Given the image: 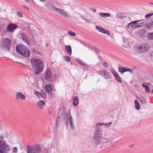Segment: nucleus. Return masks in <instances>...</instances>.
I'll list each match as a JSON object with an SVG mask.
<instances>
[{
    "instance_id": "32",
    "label": "nucleus",
    "mask_w": 153,
    "mask_h": 153,
    "mask_svg": "<svg viewBox=\"0 0 153 153\" xmlns=\"http://www.w3.org/2000/svg\"><path fill=\"white\" fill-rule=\"evenodd\" d=\"M34 93L35 94L36 96L39 97L41 95V93L38 92L36 91H34Z\"/></svg>"
},
{
    "instance_id": "49",
    "label": "nucleus",
    "mask_w": 153,
    "mask_h": 153,
    "mask_svg": "<svg viewBox=\"0 0 153 153\" xmlns=\"http://www.w3.org/2000/svg\"><path fill=\"white\" fill-rule=\"evenodd\" d=\"M23 7L25 8V9H26L27 10H29V9L28 8V7L26 6H23Z\"/></svg>"
},
{
    "instance_id": "11",
    "label": "nucleus",
    "mask_w": 153,
    "mask_h": 153,
    "mask_svg": "<svg viewBox=\"0 0 153 153\" xmlns=\"http://www.w3.org/2000/svg\"><path fill=\"white\" fill-rule=\"evenodd\" d=\"M141 20H136L134 21H132L128 25L127 28L130 29H134L137 28L136 22H140Z\"/></svg>"
},
{
    "instance_id": "54",
    "label": "nucleus",
    "mask_w": 153,
    "mask_h": 153,
    "mask_svg": "<svg viewBox=\"0 0 153 153\" xmlns=\"http://www.w3.org/2000/svg\"><path fill=\"white\" fill-rule=\"evenodd\" d=\"M84 19L87 22H89V21L87 20V19Z\"/></svg>"
},
{
    "instance_id": "39",
    "label": "nucleus",
    "mask_w": 153,
    "mask_h": 153,
    "mask_svg": "<svg viewBox=\"0 0 153 153\" xmlns=\"http://www.w3.org/2000/svg\"><path fill=\"white\" fill-rule=\"evenodd\" d=\"M145 91L146 92H148V93H149L150 92V88L148 86L147 87H146L145 88Z\"/></svg>"
},
{
    "instance_id": "21",
    "label": "nucleus",
    "mask_w": 153,
    "mask_h": 153,
    "mask_svg": "<svg viewBox=\"0 0 153 153\" xmlns=\"http://www.w3.org/2000/svg\"><path fill=\"white\" fill-rule=\"evenodd\" d=\"M22 39L25 42L28 43V38L27 36V35L24 33H22L21 34Z\"/></svg>"
},
{
    "instance_id": "30",
    "label": "nucleus",
    "mask_w": 153,
    "mask_h": 153,
    "mask_svg": "<svg viewBox=\"0 0 153 153\" xmlns=\"http://www.w3.org/2000/svg\"><path fill=\"white\" fill-rule=\"evenodd\" d=\"M111 71L112 73L113 74L114 77L116 75H117V74L113 68H111Z\"/></svg>"
},
{
    "instance_id": "40",
    "label": "nucleus",
    "mask_w": 153,
    "mask_h": 153,
    "mask_svg": "<svg viewBox=\"0 0 153 153\" xmlns=\"http://www.w3.org/2000/svg\"><path fill=\"white\" fill-rule=\"evenodd\" d=\"M143 51H146L148 49V46H146V45H144V46H143Z\"/></svg>"
},
{
    "instance_id": "56",
    "label": "nucleus",
    "mask_w": 153,
    "mask_h": 153,
    "mask_svg": "<svg viewBox=\"0 0 153 153\" xmlns=\"http://www.w3.org/2000/svg\"><path fill=\"white\" fill-rule=\"evenodd\" d=\"M45 45H46V47H48V44L47 43H46Z\"/></svg>"
},
{
    "instance_id": "2",
    "label": "nucleus",
    "mask_w": 153,
    "mask_h": 153,
    "mask_svg": "<svg viewBox=\"0 0 153 153\" xmlns=\"http://www.w3.org/2000/svg\"><path fill=\"white\" fill-rule=\"evenodd\" d=\"M30 62L32 67L34 70L33 72L36 75H38L39 73L42 72L44 65L41 60L34 58L31 59Z\"/></svg>"
},
{
    "instance_id": "7",
    "label": "nucleus",
    "mask_w": 153,
    "mask_h": 153,
    "mask_svg": "<svg viewBox=\"0 0 153 153\" xmlns=\"http://www.w3.org/2000/svg\"><path fill=\"white\" fill-rule=\"evenodd\" d=\"M41 150V147L38 144L35 145L32 147L27 146V153H39Z\"/></svg>"
},
{
    "instance_id": "26",
    "label": "nucleus",
    "mask_w": 153,
    "mask_h": 153,
    "mask_svg": "<svg viewBox=\"0 0 153 153\" xmlns=\"http://www.w3.org/2000/svg\"><path fill=\"white\" fill-rule=\"evenodd\" d=\"M143 49V45L139 46L138 48L137 51L139 53H142L144 51Z\"/></svg>"
},
{
    "instance_id": "19",
    "label": "nucleus",
    "mask_w": 153,
    "mask_h": 153,
    "mask_svg": "<svg viewBox=\"0 0 153 153\" xmlns=\"http://www.w3.org/2000/svg\"><path fill=\"white\" fill-rule=\"evenodd\" d=\"M46 6L47 8L51 10H55L56 8L55 7L53 4L51 3H48L46 4Z\"/></svg>"
},
{
    "instance_id": "55",
    "label": "nucleus",
    "mask_w": 153,
    "mask_h": 153,
    "mask_svg": "<svg viewBox=\"0 0 153 153\" xmlns=\"http://www.w3.org/2000/svg\"><path fill=\"white\" fill-rule=\"evenodd\" d=\"M84 19L87 22H89V21L87 20V19Z\"/></svg>"
},
{
    "instance_id": "29",
    "label": "nucleus",
    "mask_w": 153,
    "mask_h": 153,
    "mask_svg": "<svg viewBox=\"0 0 153 153\" xmlns=\"http://www.w3.org/2000/svg\"><path fill=\"white\" fill-rule=\"evenodd\" d=\"M64 58L65 61L67 62H69L71 60V58L68 56H64Z\"/></svg>"
},
{
    "instance_id": "3",
    "label": "nucleus",
    "mask_w": 153,
    "mask_h": 153,
    "mask_svg": "<svg viewBox=\"0 0 153 153\" xmlns=\"http://www.w3.org/2000/svg\"><path fill=\"white\" fill-rule=\"evenodd\" d=\"M17 52L19 54L25 57H28L30 55V52L25 46L21 44L18 45L16 47Z\"/></svg>"
},
{
    "instance_id": "23",
    "label": "nucleus",
    "mask_w": 153,
    "mask_h": 153,
    "mask_svg": "<svg viewBox=\"0 0 153 153\" xmlns=\"http://www.w3.org/2000/svg\"><path fill=\"white\" fill-rule=\"evenodd\" d=\"M69 116L70 117L68 118V119H67V120L69 121L70 126L71 128H74V126H73V123L71 120L72 116L70 115V113L69 114Z\"/></svg>"
},
{
    "instance_id": "20",
    "label": "nucleus",
    "mask_w": 153,
    "mask_h": 153,
    "mask_svg": "<svg viewBox=\"0 0 153 153\" xmlns=\"http://www.w3.org/2000/svg\"><path fill=\"white\" fill-rule=\"evenodd\" d=\"M45 104V103L44 101H40L37 103V106L39 109H42Z\"/></svg>"
},
{
    "instance_id": "12",
    "label": "nucleus",
    "mask_w": 153,
    "mask_h": 153,
    "mask_svg": "<svg viewBox=\"0 0 153 153\" xmlns=\"http://www.w3.org/2000/svg\"><path fill=\"white\" fill-rule=\"evenodd\" d=\"M18 27L16 24L10 23L7 27V30L9 32H12Z\"/></svg>"
},
{
    "instance_id": "14",
    "label": "nucleus",
    "mask_w": 153,
    "mask_h": 153,
    "mask_svg": "<svg viewBox=\"0 0 153 153\" xmlns=\"http://www.w3.org/2000/svg\"><path fill=\"white\" fill-rule=\"evenodd\" d=\"M96 28L97 30L101 33H103L106 34H107L109 35H110V33L108 30H106L98 26H96Z\"/></svg>"
},
{
    "instance_id": "48",
    "label": "nucleus",
    "mask_w": 153,
    "mask_h": 153,
    "mask_svg": "<svg viewBox=\"0 0 153 153\" xmlns=\"http://www.w3.org/2000/svg\"><path fill=\"white\" fill-rule=\"evenodd\" d=\"M138 100L139 102H143V100H142L141 99H138Z\"/></svg>"
},
{
    "instance_id": "59",
    "label": "nucleus",
    "mask_w": 153,
    "mask_h": 153,
    "mask_svg": "<svg viewBox=\"0 0 153 153\" xmlns=\"http://www.w3.org/2000/svg\"><path fill=\"white\" fill-rule=\"evenodd\" d=\"M33 3H34L35 4V2H33Z\"/></svg>"
},
{
    "instance_id": "47",
    "label": "nucleus",
    "mask_w": 153,
    "mask_h": 153,
    "mask_svg": "<svg viewBox=\"0 0 153 153\" xmlns=\"http://www.w3.org/2000/svg\"><path fill=\"white\" fill-rule=\"evenodd\" d=\"M142 86L143 87L145 88H146V87L148 86L144 84H143Z\"/></svg>"
},
{
    "instance_id": "58",
    "label": "nucleus",
    "mask_w": 153,
    "mask_h": 153,
    "mask_svg": "<svg viewBox=\"0 0 153 153\" xmlns=\"http://www.w3.org/2000/svg\"><path fill=\"white\" fill-rule=\"evenodd\" d=\"M54 76H55V77H56V75L55 74H54Z\"/></svg>"
},
{
    "instance_id": "44",
    "label": "nucleus",
    "mask_w": 153,
    "mask_h": 153,
    "mask_svg": "<svg viewBox=\"0 0 153 153\" xmlns=\"http://www.w3.org/2000/svg\"><path fill=\"white\" fill-rule=\"evenodd\" d=\"M144 23V22H140V25L141 26V27H142L143 26Z\"/></svg>"
},
{
    "instance_id": "52",
    "label": "nucleus",
    "mask_w": 153,
    "mask_h": 153,
    "mask_svg": "<svg viewBox=\"0 0 153 153\" xmlns=\"http://www.w3.org/2000/svg\"><path fill=\"white\" fill-rule=\"evenodd\" d=\"M92 10L94 12H95L96 11V9L95 8H94L92 9Z\"/></svg>"
},
{
    "instance_id": "27",
    "label": "nucleus",
    "mask_w": 153,
    "mask_h": 153,
    "mask_svg": "<svg viewBox=\"0 0 153 153\" xmlns=\"http://www.w3.org/2000/svg\"><path fill=\"white\" fill-rule=\"evenodd\" d=\"M148 34V39L150 40L153 39V33H149Z\"/></svg>"
},
{
    "instance_id": "41",
    "label": "nucleus",
    "mask_w": 153,
    "mask_h": 153,
    "mask_svg": "<svg viewBox=\"0 0 153 153\" xmlns=\"http://www.w3.org/2000/svg\"><path fill=\"white\" fill-rule=\"evenodd\" d=\"M17 148L16 147H14L12 149V151L13 152H17Z\"/></svg>"
},
{
    "instance_id": "6",
    "label": "nucleus",
    "mask_w": 153,
    "mask_h": 153,
    "mask_svg": "<svg viewBox=\"0 0 153 153\" xmlns=\"http://www.w3.org/2000/svg\"><path fill=\"white\" fill-rule=\"evenodd\" d=\"M1 47L6 51H9L11 48V41L9 38H4L1 45Z\"/></svg>"
},
{
    "instance_id": "38",
    "label": "nucleus",
    "mask_w": 153,
    "mask_h": 153,
    "mask_svg": "<svg viewBox=\"0 0 153 153\" xmlns=\"http://www.w3.org/2000/svg\"><path fill=\"white\" fill-rule=\"evenodd\" d=\"M17 16L20 17L22 18L23 17V15L20 12L17 11Z\"/></svg>"
},
{
    "instance_id": "37",
    "label": "nucleus",
    "mask_w": 153,
    "mask_h": 153,
    "mask_svg": "<svg viewBox=\"0 0 153 153\" xmlns=\"http://www.w3.org/2000/svg\"><path fill=\"white\" fill-rule=\"evenodd\" d=\"M68 33L69 34L73 36H74L76 35L75 33L72 32L70 31H69L68 32Z\"/></svg>"
},
{
    "instance_id": "1",
    "label": "nucleus",
    "mask_w": 153,
    "mask_h": 153,
    "mask_svg": "<svg viewBox=\"0 0 153 153\" xmlns=\"http://www.w3.org/2000/svg\"><path fill=\"white\" fill-rule=\"evenodd\" d=\"M112 123L110 122L109 123H99L97 124L96 126L95 134L94 138L91 140V141L92 143L95 145H98L101 143V140L102 138V132L101 128L98 127L99 126H108V127H109V125L111 124Z\"/></svg>"
},
{
    "instance_id": "15",
    "label": "nucleus",
    "mask_w": 153,
    "mask_h": 153,
    "mask_svg": "<svg viewBox=\"0 0 153 153\" xmlns=\"http://www.w3.org/2000/svg\"><path fill=\"white\" fill-rule=\"evenodd\" d=\"M118 71L120 73H123L126 71H130L132 73V70L127 68H123L121 67H119L118 68Z\"/></svg>"
},
{
    "instance_id": "22",
    "label": "nucleus",
    "mask_w": 153,
    "mask_h": 153,
    "mask_svg": "<svg viewBox=\"0 0 153 153\" xmlns=\"http://www.w3.org/2000/svg\"><path fill=\"white\" fill-rule=\"evenodd\" d=\"M73 105L75 106H76L79 102L78 98L77 97H75L73 99Z\"/></svg>"
},
{
    "instance_id": "35",
    "label": "nucleus",
    "mask_w": 153,
    "mask_h": 153,
    "mask_svg": "<svg viewBox=\"0 0 153 153\" xmlns=\"http://www.w3.org/2000/svg\"><path fill=\"white\" fill-rule=\"evenodd\" d=\"M152 15H153V13H148L146 15L145 17L146 19H148Z\"/></svg>"
},
{
    "instance_id": "42",
    "label": "nucleus",
    "mask_w": 153,
    "mask_h": 153,
    "mask_svg": "<svg viewBox=\"0 0 153 153\" xmlns=\"http://www.w3.org/2000/svg\"><path fill=\"white\" fill-rule=\"evenodd\" d=\"M138 22H136V27L137 28L138 27H141V26L140 25V22L137 23Z\"/></svg>"
},
{
    "instance_id": "46",
    "label": "nucleus",
    "mask_w": 153,
    "mask_h": 153,
    "mask_svg": "<svg viewBox=\"0 0 153 153\" xmlns=\"http://www.w3.org/2000/svg\"><path fill=\"white\" fill-rule=\"evenodd\" d=\"M49 95L50 97H51V96H53V94L52 93H49Z\"/></svg>"
},
{
    "instance_id": "17",
    "label": "nucleus",
    "mask_w": 153,
    "mask_h": 153,
    "mask_svg": "<svg viewBox=\"0 0 153 153\" xmlns=\"http://www.w3.org/2000/svg\"><path fill=\"white\" fill-rule=\"evenodd\" d=\"M144 27L146 30H151L153 27V21L146 23Z\"/></svg>"
},
{
    "instance_id": "50",
    "label": "nucleus",
    "mask_w": 153,
    "mask_h": 153,
    "mask_svg": "<svg viewBox=\"0 0 153 153\" xmlns=\"http://www.w3.org/2000/svg\"><path fill=\"white\" fill-rule=\"evenodd\" d=\"M4 139V137L2 135L0 136V139Z\"/></svg>"
},
{
    "instance_id": "28",
    "label": "nucleus",
    "mask_w": 153,
    "mask_h": 153,
    "mask_svg": "<svg viewBox=\"0 0 153 153\" xmlns=\"http://www.w3.org/2000/svg\"><path fill=\"white\" fill-rule=\"evenodd\" d=\"M115 79H116V80L117 81V82L119 83H122V82L120 78V77H119V76L117 74V75H116L115 76H114Z\"/></svg>"
},
{
    "instance_id": "4",
    "label": "nucleus",
    "mask_w": 153,
    "mask_h": 153,
    "mask_svg": "<svg viewBox=\"0 0 153 153\" xmlns=\"http://www.w3.org/2000/svg\"><path fill=\"white\" fill-rule=\"evenodd\" d=\"M68 115L63 110H60L58 112L57 118L56 119V123L57 125L60 123V120L62 119H64L66 121V124L67 126L68 125V122L67 119H68Z\"/></svg>"
},
{
    "instance_id": "43",
    "label": "nucleus",
    "mask_w": 153,
    "mask_h": 153,
    "mask_svg": "<svg viewBox=\"0 0 153 153\" xmlns=\"http://www.w3.org/2000/svg\"><path fill=\"white\" fill-rule=\"evenodd\" d=\"M103 65L105 67L108 68V63L106 62H105L103 63Z\"/></svg>"
},
{
    "instance_id": "25",
    "label": "nucleus",
    "mask_w": 153,
    "mask_h": 153,
    "mask_svg": "<svg viewBox=\"0 0 153 153\" xmlns=\"http://www.w3.org/2000/svg\"><path fill=\"white\" fill-rule=\"evenodd\" d=\"M134 103L136 108L137 110H139L140 108V104L138 102L137 100H135Z\"/></svg>"
},
{
    "instance_id": "34",
    "label": "nucleus",
    "mask_w": 153,
    "mask_h": 153,
    "mask_svg": "<svg viewBox=\"0 0 153 153\" xmlns=\"http://www.w3.org/2000/svg\"><path fill=\"white\" fill-rule=\"evenodd\" d=\"M116 17L118 18H120L121 19H122L123 18V17L121 16L120 14H117L116 16Z\"/></svg>"
},
{
    "instance_id": "51",
    "label": "nucleus",
    "mask_w": 153,
    "mask_h": 153,
    "mask_svg": "<svg viewBox=\"0 0 153 153\" xmlns=\"http://www.w3.org/2000/svg\"><path fill=\"white\" fill-rule=\"evenodd\" d=\"M129 147H133L134 146V145H131L129 146Z\"/></svg>"
},
{
    "instance_id": "36",
    "label": "nucleus",
    "mask_w": 153,
    "mask_h": 153,
    "mask_svg": "<svg viewBox=\"0 0 153 153\" xmlns=\"http://www.w3.org/2000/svg\"><path fill=\"white\" fill-rule=\"evenodd\" d=\"M78 61L79 62V63L81 65H82L85 66V65L84 63V62H83L82 61H81L80 60H78Z\"/></svg>"
},
{
    "instance_id": "10",
    "label": "nucleus",
    "mask_w": 153,
    "mask_h": 153,
    "mask_svg": "<svg viewBox=\"0 0 153 153\" xmlns=\"http://www.w3.org/2000/svg\"><path fill=\"white\" fill-rule=\"evenodd\" d=\"M55 11L58 13L66 18H67L69 16V15L67 13L61 9L56 8Z\"/></svg>"
},
{
    "instance_id": "16",
    "label": "nucleus",
    "mask_w": 153,
    "mask_h": 153,
    "mask_svg": "<svg viewBox=\"0 0 153 153\" xmlns=\"http://www.w3.org/2000/svg\"><path fill=\"white\" fill-rule=\"evenodd\" d=\"M45 88L46 92L48 93H51L53 90V87L52 85L50 84L46 85Z\"/></svg>"
},
{
    "instance_id": "45",
    "label": "nucleus",
    "mask_w": 153,
    "mask_h": 153,
    "mask_svg": "<svg viewBox=\"0 0 153 153\" xmlns=\"http://www.w3.org/2000/svg\"><path fill=\"white\" fill-rule=\"evenodd\" d=\"M112 141V139L110 138L108 140L107 142H111Z\"/></svg>"
},
{
    "instance_id": "31",
    "label": "nucleus",
    "mask_w": 153,
    "mask_h": 153,
    "mask_svg": "<svg viewBox=\"0 0 153 153\" xmlns=\"http://www.w3.org/2000/svg\"><path fill=\"white\" fill-rule=\"evenodd\" d=\"M41 96L44 99H45L46 97V94L45 92L44 91L42 92Z\"/></svg>"
},
{
    "instance_id": "53",
    "label": "nucleus",
    "mask_w": 153,
    "mask_h": 153,
    "mask_svg": "<svg viewBox=\"0 0 153 153\" xmlns=\"http://www.w3.org/2000/svg\"><path fill=\"white\" fill-rule=\"evenodd\" d=\"M96 51L97 52H99V50L98 49H97V48H96L95 49Z\"/></svg>"
},
{
    "instance_id": "24",
    "label": "nucleus",
    "mask_w": 153,
    "mask_h": 153,
    "mask_svg": "<svg viewBox=\"0 0 153 153\" xmlns=\"http://www.w3.org/2000/svg\"><path fill=\"white\" fill-rule=\"evenodd\" d=\"M99 15L102 17H109L110 16V14L109 13H103L100 12L99 13Z\"/></svg>"
},
{
    "instance_id": "18",
    "label": "nucleus",
    "mask_w": 153,
    "mask_h": 153,
    "mask_svg": "<svg viewBox=\"0 0 153 153\" xmlns=\"http://www.w3.org/2000/svg\"><path fill=\"white\" fill-rule=\"evenodd\" d=\"M65 50L69 55H71V54L72 49L70 46L65 45Z\"/></svg>"
},
{
    "instance_id": "8",
    "label": "nucleus",
    "mask_w": 153,
    "mask_h": 153,
    "mask_svg": "<svg viewBox=\"0 0 153 153\" xmlns=\"http://www.w3.org/2000/svg\"><path fill=\"white\" fill-rule=\"evenodd\" d=\"M45 79L50 82H52L53 81V77L52 74V72L51 70L49 69H48L45 72Z\"/></svg>"
},
{
    "instance_id": "5",
    "label": "nucleus",
    "mask_w": 153,
    "mask_h": 153,
    "mask_svg": "<svg viewBox=\"0 0 153 153\" xmlns=\"http://www.w3.org/2000/svg\"><path fill=\"white\" fill-rule=\"evenodd\" d=\"M10 150V147L6 144L5 141L0 140V153H7Z\"/></svg>"
},
{
    "instance_id": "33",
    "label": "nucleus",
    "mask_w": 153,
    "mask_h": 153,
    "mask_svg": "<svg viewBox=\"0 0 153 153\" xmlns=\"http://www.w3.org/2000/svg\"><path fill=\"white\" fill-rule=\"evenodd\" d=\"M32 51H33V53L34 54H39V53H40L39 52V51H37V50L35 48H33V49Z\"/></svg>"
},
{
    "instance_id": "57",
    "label": "nucleus",
    "mask_w": 153,
    "mask_h": 153,
    "mask_svg": "<svg viewBox=\"0 0 153 153\" xmlns=\"http://www.w3.org/2000/svg\"><path fill=\"white\" fill-rule=\"evenodd\" d=\"M151 93L153 94V89L151 91Z\"/></svg>"
},
{
    "instance_id": "9",
    "label": "nucleus",
    "mask_w": 153,
    "mask_h": 153,
    "mask_svg": "<svg viewBox=\"0 0 153 153\" xmlns=\"http://www.w3.org/2000/svg\"><path fill=\"white\" fill-rule=\"evenodd\" d=\"M98 74L105 79H108L110 77V73L105 70H100L98 71Z\"/></svg>"
},
{
    "instance_id": "13",
    "label": "nucleus",
    "mask_w": 153,
    "mask_h": 153,
    "mask_svg": "<svg viewBox=\"0 0 153 153\" xmlns=\"http://www.w3.org/2000/svg\"><path fill=\"white\" fill-rule=\"evenodd\" d=\"M15 98L17 100L20 99L21 100H24L25 99L26 97L22 92H18L16 94Z\"/></svg>"
}]
</instances>
